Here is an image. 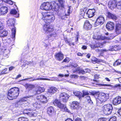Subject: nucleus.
<instances>
[{
  "label": "nucleus",
  "mask_w": 121,
  "mask_h": 121,
  "mask_svg": "<svg viewBox=\"0 0 121 121\" xmlns=\"http://www.w3.org/2000/svg\"><path fill=\"white\" fill-rule=\"evenodd\" d=\"M51 2H46L43 3L41 5L40 8L43 10H48L52 8Z\"/></svg>",
  "instance_id": "6e6552de"
},
{
  "label": "nucleus",
  "mask_w": 121,
  "mask_h": 121,
  "mask_svg": "<svg viewBox=\"0 0 121 121\" xmlns=\"http://www.w3.org/2000/svg\"><path fill=\"white\" fill-rule=\"evenodd\" d=\"M70 106L73 109L78 110L80 108L79 103L76 101H73L70 104Z\"/></svg>",
  "instance_id": "9b49d317"
},
{
  "label": "nucleus",
  "mask_w": 121,
  "mask_h": 121,
  "mask_svg": "<svg viewBox=\"0 0 121 121\" xmlns=\"http://www.w3.org/2000/svg\"><path fill=\"white\" fill-rule=\"evenodd\" d=\"M106 14L107 17L109 19H112L113 20H116L117 18V17L115 14L109 12H108Z\"/></svg>",
  "instance_id": "5701e85b"
},
{
  "label": "nucleus",
  "mask_w": 121,
  "mask_h": 121,
  "mask_svg": "<svg viewBox=\"0 0 121 121\" xmlns=\"http://www.w3.org/2000/svg\"><path fill=\"white\" fill-rule=\"evenodd\" d=\"M95 10L94 9H89L86 13L88 17L91 18L95 15Z\"/></svg>",
  "instance_id": "4be33fe9"
},
{
  "label": "nucleus",
  "mask_w": 121,
  "mask_h": 121,
  "mask_svg": "<svg viewBox=\"0 0 121 121\" xmlns=\"http://www.w3.org/2000/svg\"><path fill=\"white\" fill-rule=\"evenodd\" d=\"M74 121H82L81 118L79 117H77L76 118Z\"/></svg>",
  "instance_id": "e2e57ef3"
},
{
  "label": "nucleus",
  "mask_w": 121,
  "mask_h": 121,
  "mask_svg": "<svg viewBox=\"0 0 121 121\" xmlns=\"http://www.w3.org/2000/svg\"><path fill=\"white\" fill-rule=\"evenodd\" d=\"M117 1L116 0H110L108 4V7L111 9H114L117 6Z\"/></svg>",
  "instance_id": "ddd939ff"
},
{
  "label": "nucleus",
  "mask_w": 121,
  "mask_h": 121,
  "mask_svg": "<svg viewBox=\"0 0 121 121\" xmlns=\"http://www.w3.org/2000/svg\"><path fill=\"white\" fill-rule=\"evenodd\" d=\"M98 85L101 86H110L111 87V88H117L120 90H121V84H117L114 86L111 85L110 84H99Z\"/></svg>",
  "instance_id": "dca6fc26"
},
{
  "label": "nucleus",
  "mask_w": 121,
  "mask_h": 121,
  "mask_svg": "<svg viewBox=\"0 0 121 121\" xmlns=\"http://www.w3.org/2000/svg\"><path fill=\"white\" fill-rule=\"evenodd\" d=\"M69 98V95L66 93H61L59 97V99L63 102H66Z\"/></svg>",
  "instance_id": "f3484780"
},
{
  "label": "nucleus",
  "mask_w": 121,
  "mask_h": 121,
  "mask_svg": "<svg viewBox=\"0 0 121 121\" xmlns=\"http://www.w3.org/2000/svg\"><path fill=\"white\" fill-rule=\"evenodd\" d=\"M92 26L89 21L86 20L83 25V28L85 30H89L91 29Z\"/></svg>",
  "instance_id": "412c9836"
},
{
  "label": "nucleus",
  "mask_w": 121,
  "mask_h": 121,
  "mask_svg": "<svg viewBox=\"0 0 121 121\" xmlns=\"http://www.w3.org/2000/svg\"><path fill=\"white\" fill-rule=\"evenodd\" d=\"M43 29L45 33L49 34L46 36L47 39L52 37H55L57 36L56 32H54L53 33L54 31L53 28L49 24H44L43 27Z\"/></svg>",
  "instance_id": "f257e3e1"
},
{
  "label": "nucleus",
  "mask_w": 121,
  "mask_h": 121,
  "mask_svg": "<svg viewBox=\"0 0 121 121\" xmlns=\"http://www.w3.org/2000/svg\"><path fill=\"white\" fill-rule=\"evenodd\" d=\"M65 121H73L71 118H68Z\"/></svg>",
  "instance_id": "774afa93"
},
{
  "label": "nucleus",
  "mask_w": 121,
  "mask_h": 121,
  "mask_svg": "<svg viewBox=\"0 0 121 121\" xmlns=\"http://www.w3.org/2000/svg\"><path fill=\"white\" fill-rule=\"evenodd\" d=\"M36 99L41 103L44 104L48 102L47 98L44 95H40L38 96Z\"/></svg>",
  "instance_id": "9d476101"
},
{
  "label": "nucleus",
  "mask_w": 121,
  "mask_h": 121,
  "mask_svg": "<svg viewBox=\"0 0 121 121\" xmlns=\"http://www.w3.org/2000/svg\"><path fill=\"white\" fill-rule=\"evenodd\" d=\"M18 121H28V120L26 118L23 117H21L18 118Z\"/></svg>",
  "instance_id": "c03bdc74"
},
{
  "label": "nucleus",
  "mask_w": 121,
  "mask_h": 121,
  "mask_svg": "<svg viewBox=\"0 0 121 121\" xmlns=\"http://www.w3.org/2000/svg\"><path fill=\"white\" fill-rule=\"evenodd\" d=\"M108 49L107 50L105 49H101L100 53H99V55L100 56H103L104 53L105 52L108 51Z\"/></svg>",
  "instance_id": "f704fd0d"
},
{
  "label": "nucleus",
  "mask_w": 121,
  "mask_h": 121,
  "mask_svg": "<svg viewBox=\"0 0 121 121\" xmlns=\"http://www.w3.org/2000/svg\"><path fill=\"white\" fill-rule=\"evenodd\" d=\"M47 112L48 114L50 116H52L55 114V112L53 107L50 106L47 109Z\"/></svg>",
  "instance_id": "2eb2a0df"
},
{
  "label": "nucleus",
  "mask_w": 121,
  "mask_h": 121,
  "mask_svg": "<svg viewBox=\"0 0 121 121\" xmlns=\"http://www.w3.org/2000/svg\"><path fill=\"white\" fill-rule=\"evenodd\" d=\"M106 61L104 60L101 59H97L96 63H99L100 62H102L104 63H106Z\"/></svg>",
  "instance_id": "de8ad7c7"
},
{
  "label": "nucleus",
  "mask_w": 121,
  "mask_h": 121,
  "mask_svg": "<svg viewBox=\"0 0 121 121\" xmlns=\"http://www.w3.org/2000/svg\"><path fill=\"white\" fill-rule=\"evenodd\" d=\"M121 63V60L119 59L117 60L113 64V65L115 66L120 64Z\"/></svg>",
  "instance_id": "e433bc0d"
},
{
  "label": "nucleus",
  "mask_w": 121,
  "mask_h": 121,
  "mask_svg": "<svg viewBox=\"0 0 121 121\" xmlns=\"http://www.w3.org/2000/svg\"><path fill=\"white\" fill-rule=\"evenodd\" d=\"M58 1L60 4L61 7L64 8V3L65 2V1H64L63 0H58Z\"/></svg>",
  "instance_id": "ea45409f"
},
{
  "label": "nucleus",
  "mask_w": 121,
  "mask_h": 121,
  "mask_svg": "<svg viewBox=\"0 0 121 121\" xmlns=\"http://www.w3.org/2000/svg\"><path fill=\"white\" fill-rule=\"evenodd\" d=\"M1 30H0V37H4L6 36L8 34V31L5 30L2 31Z\"/></svg>",
  "instance_id": "473e14b6"
},
{
  "label": "nucleus",
  "mask_w": 121,
  "mask_h": 121,
  "mask_svg": "<svg viewBox=\"0 0 121 121\" xmlns=\"http://www.w3.org/2000/svg\"><path fill=\"white\" fill-rule=\"evenodd\" d=\"M7 3L11 5L13 4V2L11 0H8Z\"/></svg>",
  "instance_id": "13d9d810"
},
{
  "label": "nucleus",
  "mask_w": 121,
  "mask_h": 121,
  "mask_svg": "<svg viewBox=\"0 0 121 121\" xmlns=\"http://www.w3.org/2000/svg\"><path fill=\"white\" fill-rule=\"evenodd\" d=\"M42 103H40L38 101H36L35 103L33 104V106L34 108L35 109H38L42 107Z\"/></svg>",
  "instance_id": "cd10ccee"
},
{
  "label": "nucleus",
  "mask_w": 121,
  "mask_h": 121,
  "mask_svg": "<svg viewBox=\"0 0 121 121\" xmlns=\"http://www.w3.org/2000/svg\"><path fill=\"white\" fill-rule=\"evenodd\" d=\"M78 66V65L77 63L75 61H73L70 64L69 66L68 65H65V67H71L75 68L77 67Z\"/></svg>",
  "instance_id": "7c9ffc66"
},
{
  "label": "nucleus",
  "mask_w": 121,
  "mask_h": 121,
  "mask_svg": "<svg viewBox=\"0 0 121 121\" xmlns=\"http://www.w3.org/2000/svg\"><path fill=\"white\" fill-rule=\"evenodd\" d=\"M55 17L53 13L49 11H47L43 14L42 19L46 23L53 22Z\"/></svg>",
  "instance_id": "7ed1b4c3"
},
{
  "label": "nucleus",
  "mask_w": 121,
  "mask_h": 121,
  "mask_svg": "<svg viewBox=\"0 0 121 121\" xmlns=\"http://www.w3.org/2000/svg\"><path fill=\"white\" fill-rule=\"evenodd\" d=\"M99 92L95 91V94H94V97L96 99V100H97V99L98 98V96L99 95Z\"/></svg>",
  "instance_id": "603ef678"
},
{
  "label": "nucleus",
  "mask_w": 121,
  "mask_h": 121,
  "mask_svg": "<svg viewBox=\"0 0 121 121\" xmlns=\"http://www.w3.org/2000/svg\"><path fill=\"white\" fill-rule=\"evenodd\" d=\"M106 26L107 29L108 30H112L114 28V24L112 22H108L106 24Z\"/></svg>",
  "instance_id": "aec40b11"
},
{
  "label": "nucleus",
  "mask_w": 121,
  "mask_h": 121,
  "mask_svg": "<svg viewBox=\"0 0 121 121\" xmlns=\"http://www.w3.org/2000/svg\"><path fill=\"white\" fill-rule=\"evenodd\" d=\"M34 111L33 110L29 109L24 110V112L25 114L28 115L29 117H36L37 115V113Z\"/></svg>",
  "instance_id": "f8f14e48"
},
{
  "label": "nucleus",
  "mask_w": 121,
  "mask_h": 121,
  "mask_svg": "<svg viewBox=\"0 0 121 121\" xmlns=\"http://www.w3.org/2000/svg\"><path fill=\"white\" fill-rule=\"evenodd\" d=\"M37 89L36 91V93L37 94H39L43 92L44 91V89L43 88H42L40 86L37 87Z\"/></svg>",
  "instance_id": "2f4dec72"
},
{
  "label": "nucleus",
  "mask_w": 121,
  "mask_h": 121,
  "mask_svg": "<svg viewBox=\"0 0 121 121\" xmlns=\"http://www.w3.org/2000/svg\"><path fill=\"white\" fill-rule=\"evenodd\" d=\"M87 10L86 7L80 9L79 13L80 17L81 18H84V16Z\"/></svg>",
  "instance_id": "393cba45"
},
{
  "label": "nucleus",
  "mask_w": 121,
  "mask_h": 121,
  "mask_svg": "<svg viewBox=\"0 0 121 121\" xmlns=\"http://www.w3.org/2000/svg\"><path fill=\"white\" fill-rule=\"evenodd\" d=\"M117 8L119 9H121V4L120 3H117L116 7Z\"/></svg>",
  "instance_id": "6e6d98bb"
},
{
  "label": "nucleus",
  "mask_w": 121,
  "mask_h": 121,
  "mask_svg": "<svg viewBox=\"0 0 121 121\" xmlns=\"http://www.w3.org/2000/svg\"><path fill=\"white\" fill-rule=\"evenodd\" d=\"M115 31L118 34L121 33V24H116L115 26Z\"/></svg>",
  "instance_id": "a878e982"
},
{
  "label": "nucleus",
  "mask_w": 121,
  "mask_h": 121,
  "mask_svg": "<svg viewBox=\"0 0 121 121\" xmlns=\"http://www.w3.org/2000/svg\"><path fill=\"white\" fill-rule=\"evenodd\" d=\"M104 21L105 19L104 16L102 15H100L96 19L94 25L96 26L99 25H102L104 23Z\"/></svg>",
  "instance_id": "1a4fd4ad"
},
{
  "label": "nucleus",
  "mask_w": 121,
  "mask_h": 121,
  "mask_svg": "<svg viewBox=\"0 0 121 121\" xmlns=\"http://www.w3.org/2000/svg\"><path fill=\"white\" fill-rule=\"evenodd\" d=\"M112 103L115 105H117L121 103V97L119 96L115 97L113 100Z\"/></svg>",
  "instance_id": "b1692460"
},
{
  "label": "nucleus",
  "mask_w": 121,
  "mask_h": 121,
  "mask_svg": "<svg viewBox=\"0 0 121 121\" xmlns=\"http://www.w3.org/2000/svg\"><path fill=\"white\" fill-rule=\"evenodd\" d=\"M53 104L54 105L57 106L63 111L68 112H70V111L67 108L66 106L61 103L59 99H55L53 102Z\"/></svg>",
  "instance_id": "39448f33"
},
{
  "label": "nucleus",
  "mask_w": 121,
  "mask_h": 121,
  "mask_svg": "<svg viewBox=\"0 0 121 121\" xmlns=\"http://www.w3.org/2000/svg\"><path fill=\"white\" fill-rule=\"evenodd\" d=\"M26 89H28L29 91L32 90L34 88L35 86L34 85L26 83L24 85Z\"/></svg>",
  "instance_id": "c85d7f7f"
},
{
  "label": "nucleus",
  "mask_w": 121,
  "mask_h": 121,
  "mask_svg": "<svg viewBox=\"0 0 121 121\" xmlns=\"http://www.w3.org/2000/svg\"><path fill=\"white\" fill-rule=\"evenodd\" d=\"M64 40L66 43L68 44L69 46H71V44L70 43V42L68 41L67 38V37L64 38Z\"/></svg>",
  "instance_id": "49530a36"
},
{
  "label": "nucleus",
  "mask_w": 121,
  "mask_h": 121,
  "mask_svg": "<svg viewBox=\"0 0 121 121\" xmlns=\"http://www.w3.org/2000/svg\"><path fill=\"white\" fill-rule=\"evenodd\" d=\"M84 53L82 54L80 52H78L77 54V55L78 56H82Z\"/></svg>",
  "instance_id": "338daca9"
},
{
  "label": "nucleus",
  "mask_w": 121,
  "mask_h": 121,
  "mask_svg": "<svg viewBox=\"0 0 121 121\" xmlns=\"http://www.w3.org/2000/svg\"><path fill=\"white\" fill-rule=\"evenodd\" d=\"M15 68V67L14 66H11L9 68V71H11Z\"/></svg>",
  "instance_id": "680f3d73"
},
{
  "label": "nucleus",
  "mask_w": 121,
  "mask_h": 121,
  "mask_svg": "<svg viewBox=\"0 0 121 121\" xmlns=\"http://www.w3.org/2000/svg\"><path fill=\"white\" fill-rule=\"evenodd\" d=\"M70 60V59L68 57H66L62 61V62L68 63Z\"/></svg>",
  "instance_id": "58836bf2"
},
{
  "label": "nucleus",
  "mask_w": 121,
  "mask_h": 121,
  "mask_svg": "<svg viewBox=\"0 0 121 121\" xmlns=\"http://www.w3.org/2000/svg\"><path fill=\"white\" fill-rule=\"evenodd\" d=\"M15 21L14 19L12 18L9 19L7 22V25L10 28H12V38H14L15 36L16 33V29L15 27L12 28L14 27Z\"/></svg>",
  "instance_id": "20e7f679"
},
{
  "label": "nucleus",
  "mask_w": 121,
  "mask_h": 121,
  "mask_svg": "<svg viewBox=\"0 0 121 121\" xmlns=\"http://www.w3.org/2000/svg\"><path fill=\"white\" fill-rule=\"evenodd\" d=\"M9 73L7 68H5L3 69L1 73V74H4L7 73Z\"/></svg>",
  "instance_id": "79ce46f5"
},
{
  "label": "nucleus",
  "mask_w": 121,
  "mask_h": 121,
  "mask_svg": "<svg viewBox=\"0 0 121 121\" xmlns=\"http://www.w3.org/2000/svg\"><path fill=\"white\" fill-rule=\"evenodd\" d=\"M117 112L118 114L121 116V108L118 109Z\"/></svg>",
  "instance_id": "69168bd1"
},
{
  "label": "nucleus",
  "mask_w": 121,
  "mask_h": 121,
  "mask_svg": "<svg viewBox=\"0 0 121 121\" xmlns=\"http://www.w3.org/2000/svg\"><path fill=\"white\" fill-rule=\"evenodd\" d=\"M107 38V37L105 36H103L102 35H99L98 36L96 39L97 40H103L106 39Z\"/></svg>",
  "instance_id": "4c0bfd02"
},
{
  "label": "nucleus",
  "mask_w": 121,
  "mask_h": 121,
  "mask_svg": "<svg viewBox=\"0 0 121 121\" xmlns=\"http://www.w3.org/2000/svg\"><path fill=\"white\" fill-rule=\"evenodd\" d=\"M19 88L17 87H14L11 88L7 93V98L10 100L16 99L19 95Z\"/></svg>",
  "instance_id": "f03ea898"
},
{
  "label": "nucleus",
  "mask_w": 121,
  "mask_h": 121,
  "mask_svg": "<svg viewBox=\"0 0 121 121\" xmlns=\"http://www.w3.org/2000/svg\"><path fill=\"white\" fill-rule=\"evenodd\" d=\"M10 13L11 14H15L17 13V12L15 9H12L11 10Z\"/></svg>",
  "instance_id": "09e8293b"
},
{
  "label": "nucleus",
  "mask_w": 121,
  "mask_h": 121,
  "mask_svg": "<svg viewBox=\"0 0 121 121\" xmlns=\"http://www.w3.org/2000/svg\"><path fill=\"white\" fill-rule=\"evenodd\" d=\"M81 69L79 68H78L76 69L74 71V72H78L79 73H80Z\"/></svg>",
  "instance_id": "052dcab7"
},
{
  "label": "nucleus",
  "mask_w": 121,
  "mask_h": 121,
  "mask_svg": "<svg viewBox=\"0 0 121 121\" xmlns=\"http://www.w3.org/2000/svg\"><path fill=\"white\" fill-rule=\"evenodd\" d=\"M119 50L118 46L116 45H113L110 46L109 48V51H117Z\"/></svg>",
  "instance_id": "c756f323"
},
{
  "label": "nucleus",
  "mask_w": 121,
  "mask_h": 121,
  "mask_svg": "<svg viewBox=\"0 0 121 121\" xmlns=\"http://www.w3.org/2000/svg\"><path fill=\"white\" fill-rule=\"evenodd\" d=\"M97 59L95 57H93L91 59V60L92 61L95 62L96 63H97Z\"/></svg>",
  "instance_id": "864d4df0"
},
{
  "label": "nucleus",
  "mask_w": 121,
  "mask_h": 121,
  "mask_svg": "<svg viewBox=\"0 0 121 121\" xmlns=\"http://www.w3.org/2000/svg\"><path fill=\"white\" fill-rule=\"evenodd\" d=\"M89 93L87 91L83 90L82 91V97H83L86 95H88Z\"/></svg>",
  "instance_id": "a19ab883"
},
{
  "label": "nucleus",
  "mask_w": 121,
  "mask_h": 121,
  "mask_svg": "<svg viewBox=\"0 0 121 121\" xmlns=\"http://www.w3.org/2000/svg\"><path fill=\"white\" fill-rule=\"evenodd\" d=\"M8 9L7 7L4 6L0 8V15H3L7 13Z\"/></svg>",
  "instance_id": "bb28decb"
},
{
  "label": "nucleus",
  "mask_w": 121,
  "mask_h": 121,
  "mask_svg": "<svg viewBox=\"0 0 121 121\" xmlns=\"http://www.w3.org/2000/svg\"><path fill=\"white\" fill-rule=\"evenodd\" d=\"M82 49L83 50H86L87 49V47L85 45H83L82 47Z\"/></svg>",
  "instance_id": "0e129e2a"
},
{
  "label": "nucleus",
  "mask_w": 121,
  "mask_h": 121,
  "mask_svg": "<svg viewBox=\"0 0 121 121\" xmlns=\"http://www.w3.org/2000/svg\"><path fill=\"white\" fill-rule=\"evenodd\" d=\"M74 95L79 99H80L82 97V93L79 91H76L74 92Z\"/></svg>",
  "instance_id": "72a5a7b5"
},
{
  "label": "nucleus",
  "mask_w": 121,
  "mask_h": 121,
  "mask_svg": "<svg viewBox=\"0 0 121 121\" xmlns=\"http://www.w3.org/2000/svg\"><path fill=\"white\" fill-rule=\"evenodd\" d=\"M30 97L29 96H26L20 99V101L22 102H24L26 101L27 100V99Z\"/></svg>",
  "instance_id": "37998d69"
},
{
  "label": "nucleus",
  "mask_w": 121,
  "mask_h": 121,
  "mask_svg": "<svg viewBox=\"0 0 121 121\" xmlns=\"http://www.w3.org/2000/svg\"><path fill=\"white\" fill-rule=\"evenodd\" d=\"M99 74H95L94 75V78L95 79H98L99 78Z\"/></svg>",
  "instance_id": "4d7b16f0"
},
{
  "label": "nucleus",
  "mask_w": 121,
  "mask_h": 121,
  "mask_svg": "<svg viewBox=\"0 0 121 121\" xmlns=\"http://www.w3.org/2000/svg\"><path fill=\"white\" fill-rule=\"evenodd\" d=\"M87 72V71H84V70H83L81 69L79 73H81L82 74H84Z\"/></svg>",
  "instance_id": "bf43d9fd"
},
{
  "label": "nucleus",
  "mask_w": 121,
  "mask_h": 121,
  "mask_svg": "<svg viewBox=\"0 0 121 121\" xmlns=\"http://www.w3.org/2000/svg\"><path fill=\"white\" fill-rule=\"evenodd\" d=\"M57 89L54 86H51L48 89L47 92L49 95H52L56 92Z\"/></svg>",
  "instance_id": "a211bd4d"
},
{
  "label": "nucleus",
  "mask_w": 121,
  "mask_h": 121,
  "mask_svg": "<svg viewBox=\"0 0 121 121\" xmlns=\"http://www.w3.org/2000/svg\"><path fill=\"white\" fill-rule=\"evenodd\" d=\"M107 119L104 118H99L98 121H107Z\"/></svg>",
  "instance_id": "3c124183"
},
{
  "label": "nucleus",
  "mask_w": 121,
  "mask_h": 121,
  "mask_svg": "<svg viewBox=\"0 0 121 121\" xmlns=\"http://www.w3.org/2000/svg\"><path fill=\"white\" fill-rule=\"evenodd\" d=\"M86 99L87 101H88V102L89 103H91V99H90V97L89 96H88L86 97Z\"/></svg>",
  "instance_id": "5fc2aeb1"
},
{
  "label": "nucleus",
  "mask_w": 121,
  "mask_h": 121,
  "mask_svg": "<svg viewBox=\"0 0 121 121\" xmlns=\"http://www.w3.org/2000/svg\"><path fill=\"white\" fill-rule=\"evenodd\" d=\"M108 121H117V118L115 117H111Z\"/></svg>",
  "instance_id": "8fccbe9b"
},
{
  "label": "nucleus",
  "mask_w": 121,
  "mask_h": 121,
  "mask_svg": "<svg viewBox=\"0 0 121 121\" xmlns=\"http://www.w3.org/2000/svg\"><path fill=\"white\" fill-rule=\"evenodd\" d=\"M52 8L54 11H58L60 8V6L57 2L55 1H52L51 2Z\"/></svg>",
  "instance_id": "6ab92c4d"
},
{
  "label": "nucleus",
  "mask_w": 121,
  "mask_h": 121,
  "mask_svg": "<svg viewBox=\"0 0 121 121\" xmlns=\"http://www.w3.org/2000/svg\"><path fill=\"white\" fill-rule=\"evenodd\" d=\"M106 94L104 93L101 92L99 93L96 101L97 103H101L103 102L106 101L107 99Z\"/></svg>",
  "instance_id": "0eeeda50"
},
{
  "label": "nucleus",
  "mask_w": 121,
  "mask_h": 121,
  "mask_svg": "<svg viewBox=\"0 0 121 121\" xmlns=\"http://www.w3.org/2000/svg\"><path fill=\"white\" fill-rule=\"evenodd\" d=\"M69 13L68 14H65V15H64L61 17V18L62 19L66 20L68 18V17L67 16H68L69 15Z\"/></svg>",
  "instance_id": "a18cd8bd"
},
{
  "label": "nucleus",
  "mask_w": 121,
  "mask_h": 121,
  "mask_svg": "<svg viewBox=\"0 0 121 121\" xmlns=\"http://www.w3.org/2000/svg\"><path fill=\"white\" fill-rule=\"evenodd\" d=\"M113 107L111 104H108L103 106L102 108V110L104 113L106 115L110 114L112 112Z\"/></svg>",
  "instance_id": "423d86ee"
},
{
  "label": "nucleus",
  "mask_w": 121,
  "mask_h": 121,
  "mask_svg": "<svg viewBox=\"0 0 121 121\" xmlns=\"http://www.w3.org/2000/svg\"><path fill=\"white\" fill-rule=\"evenodd\" d=\"M95 45H94V48H96L98 47H99L100 48H101L102 47L103 44L102 43H100L98 42L96 43L95 44Z\"/></svg>",
  "instance_id": "c9c22d12"
},
{
  "label": "nucleus",
  "mask_w": 121,
  "mask_h": 121,
  "mask_svg": "<svg viewBox=\"0 0 121 121\" xmlns=\"http://www.w3.org/2000/svg\"><path fill=\"white\" fill-rule=\"evenodd\" d=\"M54 56L56 59L59 61H61L64 57V55L61 51L56 53Z\"/></svg>",
  "instance_id": "4468645a"
}]
</instances>
